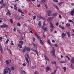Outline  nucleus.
<instances>
[{
	"label": "nucleus",
	"instance_id": "obj_1",
	"mask_svg": "<svg viewBox=\"0 0 74 74\" xmlns=\"http://www.w3.org/2000/svg\"><path fill=\"white\" fill-rule=\"evenodd\" d=\"M25 60L27 63V65L28 67H29V61L28 60L30 58L29 57V54H28L27 53H26L25 54Z\"/></svg>",
	"mask_w": 74,
	"mask_h": 74
},
{
	"label": "nucleus",
	"instance_id": "obj_2",
	"mask_svg": "<svg viewBox=\"0 0 74 74\" xmlns=\"http://www.w3.org/2000/svg\"><path fill=\"white\" fill-rule=\"evenodd\" d=\"M50 27L52 28L50 29V31L51 33H52L53 32V29H54V26H53V24L51 22L50 23Z\"/></svg>",
	"mask_w": 74,
	"mask_h": 74
},
{
	"label": "nucleus",
	"instance_id": "obj_3",
	"mask_svg": "<svg viewBox=\"0 0 74 74\" xmlns=\"http://www.w3.org/2000/svg\"><path fill=\"white\" fill-rule=\"evenodd\" d=\"M52 49L53 50H52V51L50 52V53H52V55L53 56H54L55 55V48L53 47H52Z\"/></svg>",
	"mask_w": 74,
	"mask_h": 74
},
{
	"label": "nucleus",
	"instance_id": "obj_4",
	"mask_svg": "<svg viewBox=\"0 0 74 74\" xmlns=\"http://www.w3.org/2000/svg\"><path fill=\"white\" fill-rule=\"evenodd\" d=\"M5 27L6 28H7V27H8V26L5 24L3 23V25H1L0 26V27L1 28H3V27Z\"/></svg>",
	"mask_w": 74,
	"mask_h": 74
},
{
	"label": "nucleus",
	"instance_id": "obj_5",
	"mask_svg": "<svg viewBox=\"0 0 74 74\" xmlns=\"http://www.w3.org/2000/svg\"><path fill=\"white\" fill-rule=\"evenodd\" d=\"M5 61L6 64L8 65V64L11 63V60H6Z\"/></svg>",
	"mask_w": 74,
	"mask_h": 74
},
{
	"label": "nucleus",
	"instance_id": "obj_6",
	"mask_svg": "<svg viewBox=\"0 0 74 74\" xmlns=\"http://www.w3.org/2000/svg\"><path fill=\"white\" fill-rule=\"evenodd\" d=\"M51 12H52V10H51L47 11L46 12V13L47 14L48 16H50V15H51Z\"/></svg>",
	"mask_w": 74,
	"mask_h": 74
},
{
	"label": "nucleus",
	"instance_id": "obj_7",
	"mask_svg": "<svg viewBox=\"0 0 74 74\" xmlns=\"http://www.w3.org/2000/svg\"><path fill=\"white\" fill-rule=\"evenodd\" d=\"M13 15H14V17L15 18L18 19V20H20V18H19L18 16V15L16 14H13Z\"/></svg>",
	"mask_w": 74,
	"mask_h": 74
},
{
	"label": "nucleus",
	"instance_id": "obj_8",
	"mask_svg": "<svg viewBox=\"0 0 74 74\" xmlns=\"http://www.w3.org/2000/svg\"><path fill=\"white\" fill-rule=\"evenodd\" d=\"M8 71L7 70L6 71V69H3V74H8Z\"/></svg>",
	"mask_w": 74,
	"mask_h": 74
},
{
	"label": "nucleus",
	"instance_id": "obj_9",
	"mask_svg": "<svg viewBox=\"0 0 74 74\" xmlns=\"http://www.w3.org/2000/svg\"><path fill=\"white\" fill-rule=\"evenodd\" d=\"M0 51L2 53H3V47L1 45H0Z\"/></svg>",
	"mask_w": 74,
	"mask_h": 74
},
{
	"label": "nucleus",
	"instance_id": "obj_10",
	"mask_svg": "<svg viewBox=\"0 0 74 74\" xmlns=\"http://www.w3.org/2000/svg\"><path fill=\"white\" fill-rule=\"evenodd\" d=\"M62 38H64L66 36V33H65L64 34V32H63L62 34Z\"/></svg>",
	"mask_w": 74,
	"mask_h": 74
},
{
	"label": "nucleus",
	"instance_id": "obj_11",
	"mask_svg": "<svg viewBox=\"0 0 74 74\" xmlns=\"http://www.w3.org/2000/svg\"><path fill=\"white\" fill-rule=\"evenodd\" d=\"M53 18H54V17H53V16L52 17H49L47 20L49 21H52V19H53Z\"/></svg>",
	"mask_w": 74,
	"mask_h": 74
},
{
	"label": "nucleus",
	"instance_id": "obj_12",
	"mask_svg": "<svg viewBox=\"0 0 74 74\" xmlns=\"http://www.w3.org/2000/svg\"><path fill=\"white\" fill-rule=\"evenodd\" d=\"M74 8L71 12L70 14L71 15H72V16H74Z\"/></svg>",
	"mask_w": 74,
	"mask_h": 74
},
{
	"label": "nucleus",
	"instance_id": "obj_13",
	"mask_svg": "<svg viewBox=\"0 0 74 74\" xmlns=\"http://www.w3.org/2000/svg\"><path fill=\"white\" fill-rule=\"evenodd\" d=\"M32 44L33 45V46L34 47V48H35V49H37V45H35V44L34 43V42H32Z\"/></svg>",
	"mask_w": 74,
	"mask_h": 74
},
{
	"label": "nucleus",
	"instance_id": "obj_14",
	"mask_svg": "<svg viewBox=\"0 0 74 74\" xmlns=\"http://www.w3.org/2000/svg\"><path fill=\"white\" fill-rule=\"evenodd\" d=\"M26 51L28 52H30V47H25Z\"/></svg>",
	"mask_w": 74,
	"mask_h": 74
},
{
	"label": "nucleus",
	"instance_id": "obj_15",
	"mask_svg": "<svg viewBox=\"0 0 74 74\" xmlns=\"http://www.w3.org/2000/svg\"><path fill=\"white\" fill-rule=\"evenodd\" d=\"M5 69L6 70H8L9 72H10V71H11V70L10 68H8V67H6Z\"/></svg>",
	"mask_w": 74,
	"mask_h": 74
},
{
	"label": "nucleus",
	"instance_id": "obj_16",
	"mask_svg": "<svg viewBox=\"0 0 74 74\" xmlns=\"http://www.w3.org/2000/svg\"><path fill=\"white\" fill-rule=\"evenodd\" d=\"M14 5V9L16 11L17 10V7H16V4L15 5Z\"/></svg>",
	"mask_w": 74,
	"mask_h": 74
},
{
	"label": "nucleus",
	"instance_id": "obj_17",
	"mask_svg": "<svg viewBox=\"0 0 74 74\" xmlns=\"http://www.w3.org/2000/svg\"><path fill=\"white\" fill-rule=\"evenodd\" d=\"M26 51V47H24V48H23V50L22 51L23 52H25Z\"/></svg>",
	"mask_w": 74,
	"mask_h": 74
},
{
	"label": "nucleus",
	"instance_id": "obj_18",
	"mask_svg": "<svg viewBox=\"0 0 74 74\" xmlns=\"http://www.w3.org/2000/svg\"><path fill=\"white\" fill-rule=\"evenodd\" d=\"M49 69H50V68H49V66H47L46 68V72H48L49 70Z\"/></svg>",
	"mask_w": 74,
	"mask_h": 74
},
{
	"label": "nucleus",
	"instance_id": "obj_19",
	"mask_svg": "<svg viewBox=\"0 0 74 74\" xmlns=\"http://www.w3.org/2000/svg\"><path fill=\"white\" fill-rule=\"evenodd\" d=\"M18 47H19L20 48H22V45H21L20 44H19L18 45Z\"/></svg>",
	"mask_w": 74,
	"mask_h": 74
},
{
	"label": "nucleus",
	"instance_id": "obj_20",
	"mask_svg": "<svg viewBox=\"0 0 74 74\" xmlns=\"http://www.w3.org/2000/svg\"><path fill=\"white\" fill-rule=\"evenodd\" d=\"M66 27H69V26H70V24H69V23L66 24Z\"/></svg>",
	"mask_w": 74,
	"mask_h": 74
},
{
	"label": "nucleus",
	"instance_id": "obj_21",
	"mask_svg": "<svg viewBox=\"0 0 74 74\" xmlns=\"http://www.w3.org/2000/svg\"><path fill=\"white\" fill-rule=\"evenodd\" d=\"M42 29H43L44 31H45L46 32H47L48 30L47 29V27H45V28H42Z\"/></svg>",
	"mask_w": 74,
	"mask_h": 74
},
{
	"label": "nucleus",
	"instance_id": "obj_22",
	"mask_svg": "<svg viewBox=\"0 0 74 74\" xmlns=\"http://www.w3.org/2000/svg\"><path fill=\"white\" fill-rule=\"evenodd\" d=\"M52 15L53 16H57V13H53L52 14Z\"/></svg>",
	"mask_w": 74,
	"mask_h": 74
},
{
	"label": "nucleus",
	"instance_id": "obj_23",
	"mask_svg": "<svg viewBox=\"0 0 74 74\" xmlns=\"http://www.w3.org/2000/svg\"><path fill=\"white\" fill-rule=\"evenodd\" d=\"M59 26V27H60V28H61V29H62V30H64V27L62 26L61 25H60Z\"/></svg>",
	"mask_w": 74,
	"mask_h": 74
},
{
	"label": "nucleus",
	"instance_id": "obj_24",
	"mask_svg": "<svg viewBox=\"0 0 74 74\" xmlns=\"http://www.w3.org/2000/svg\"><path fill=\"white\" fill-rule=\"evenodd\" d=\"M40 42L41 45H43L44 43H43V42H42V40L40 39Z\"/></svg>",
	"mask_w": 74,
	"mask_h": 74
},
{
	"label": "nucleus",
	"instance_id": "obj_25",
	"mask_svg": "<svg viewBox=\"0 0 74 74\" xmlns=\"http://www.w3.org/2000/svg\"><path fill=\"white\" fill-rule=\"evenodd\" d=\"M15 69V67L14 66H12V67H11L10 68V70H14Z\"/></svg>",
	"mask_w": 74,
	"mask_h": 74
},
{
	"label": "nucleus",
	"instance_id": "obj_26",
	"mask_svg": "<svg viewBox=\"0 0 74 74\" xmlns=\"http://www.w3.org/2000/svg\"><path fill=\"white\" fill-rule=\"evenodd\" d=\"M8 14L9 15H11V13H10V12L8 10V12H7L6 14V15H8Z\"/></svg>",
	"mask_w": 74,
	"mask_h": 74
},
{
	"label": "nucleus",
	"instance_id": "obj_27",
	"mask_svg": "<svg viewBox=\"0 0 74 74\" xmlns=\"http://www.w3.org/2000/svg\"><path fill=\"white\" fill-rule=\"evenodd\" d=\"M67 34H68V37H70V36H71V35H70V32H67Z\"/></svg>",
	"mask_w": 74,
	"mask_h": 74
},
{
	"label": "nucleus",
	"instance_id": "obj_28",
	"mask_svg": "<svg viewBox=\"0 0 74 74\" xmlns=\"http://www.w3.org/2000/svg\"><path fill=\"white\" fill-rule=\"evenodd\" d=\"M1 5H2V6H1V8H3V7H5V3H2L1 4Z\"/></svg>",
	"mask_w": 74,
	"mask_h": 74
},
{
	"label": "nucleus",
	"instance_id": "obj_29",
	"mask_svg": "<svg viewBox=\"0 0 74 74\" xmlns=\"http://www.w3.org/2000/svg\"><path fill=\"white\" fill-rule=\"evenodd\" d=\"M54 7H55L56 8V9L57 10H58H58H59V7H58V6H57V5H55Z\"/></svg>",
	"mask_w": 74,
	"mask_h": 74
},
{
	"label": "nucleus",
	"instance_id": "obj_30",
	"mask_svg": "<svg viewBox=\"0 0 74 74\" xmlns=\"http://www.w3.org/2000/svg\"><path fill=\"white\" fill-rule=\"evenodd\" d=\"M18 12H21V13L23 14H24V13L22 12V11L20 9H18Z\"/></svg>",
	"mask_w": 74,
	"mask_h": 74
},
{
	"label": "nucleus",
	"instance_id": "obj_31",
	"mask_svg": "<svg viewBox=\"0 0 74 74\" xmlns=\"http://www.w3.org/2000/svg\"><path fill=\"white\" fill-rule=\"evenodd\" d=\"M63 3H63V2H60L59 3L58 5H60V6H61L62 4H63Z\"/></svg>",
	"mask_w": 74,
	"mask_h": 74
},
{
	"label": "nucleus",
	"instance_id": "obj_32",
	"mask_svg": "<svg viewBox=\"0 0 74 74\" xmlns=\"http://www.w3.org/2000/svg\"><path fill=\"white\" fill-rule=\"evenodd\" d=\"M71 63H72L74 64V58H72L71 61Z\"/></svg>",
	"mask_w": 74,
	"mask_h": 74
},
{
	"label": "nucleus",
	"instance_id": "obj_33",
	"mask_svg": "<svg viewBox=\"0 0 74 74\" xmlns=\"http://www.w3.org/2000/svg\"><path fill=\"white\" fill-rule=\"evenodd\" d=\"M47 42L48 43L49 45H50L51 44V41H50V40L49 39H48V40Z\"/></svg>",
	"mask_w": 74,
	"mask_h": 74
},
{
	"label": "nucleus",
	"instance_id": "obj_34",
	"mask_svg": "<svg viewBox=\"0 0 74 74\" xmlns=\"http://www.w3.org/2000/svg\"><path fill=\"white\" fill-rule=\"evenodd\" d=\"M19 43H20V44H21L22 45H23V42L21 40H20L19 41Z\"/></svg>",
	"mask_w": 74,
	"mask_h": 74
},
{
	"label": "nucleus",
	"instance_id": "obj_35",
	"mask_svg": "<svg viewBox=\"0 0 74 74\" xmlns=\"http://www.w3.org/2000/svg\"><path fill=\"white\" fill-rule=\"evenodd\" d=\"M17 25L18 26H19V27H20V26H21V23H20L19 22L17 23Z\"/></svg>",
	"mask_w": 74,
	"mask_h": 74
},
{
	"label": "nucleus",
	"instance_id": "obj_36",
	"mask_svg": "<svg viewBox=\"0 0 74 74\" xmlns=\"http://www.w3.org/2000/svg\"><path fill=\"white\" fill-rule=\"evenodd\" d=\"M36 16L35 15L33 16L32 19H33V20H34V19H36Z\"/></svg>",
	"mask_w": 74,
	"mask_h": 74
},
{
	"label": "nucleus",
	"instance_id": "obj_37",
	"mask_svg": "<svg viewBox=\"0 0 74 74\" xmlns=\"http://www.w3.org/2000/svg\"><path fill=\"white\" fill-rule=\"evenodd\" d=\"M3 3H4V1H3V0H1V1H0V4H2Z\"/></svg>",
	"mask_w": 74,
	"mask_h": 74
},
{
	"label": "nucleus",
	"instance_id": "obj_38",
	"mask_svg": "<svg viewBox=\"0 0 74 74\" xmlns=\"http://www.w3.org/2000/svg\"><path fill=\"white\" fill-rule=\"evenodd\" d=\"M37 37V38L38 39V40L40 39V38H40V37L39 36H38V35H37V37Z\"/></svg>",
	"mask_w": 74,
	"mask_h": 74
},
{
	"label": "nucleus",
	"instance_id": "obj_39",
	"mask_svg": "<svg viewBox=\"0 0 74 74\" xmlns=\"http://www.w3.org/2000/svg\"><path fill=\"white\" fill-rule=\"evenodd\" d=\"M63 69H64V72H66V67H64L63 68Z\"/></svg>",
	"mask_w": 74,
	"mask_h": 74
},
{
	"label": "nucleus",
	"instance_id": "obj_40",
	"mask_svg": "<svg viewBox=\"0 0 74 74\" xmlns=\"http://www.w3.org/2000/svg\"><path fill=\"white\" fill-rule=\"evenodd\" d=\"M37 17L38 18H39L40 19H41L42 17L41 16H40L39 15H37Z\"/></svg>",
	"mask_w": 74,
	"mask_h": 74
},
{
	"label": "nucleus",
	"instance_id": "obj_41",
	"mask_svg": "<svg viewBox=\"0 0 74 74\" xmlns=\"http://www.w3.org/2000/svg\"><path fill=\"white\" fill-rule=\"evenodd\" d=\"M38 25L39 26H41V21H39L38 23Z\"/></svg>",
	"mask_w": 74,
	"mask_h": 74
},
{
	"label": "nucleus",
	"instance_id": "obj_42",
	"mask_svg": "<svg viewBox=\"0 0 74 74\" xmlns=\"http://www.w3.org/2000/svg\"><path fill=\"white\" fill-rule=\"evenodd\" d=\"M9 41V39H7L6 40V44H8V42Z\"/></svg>",
	"mask_w": 74,
	"mask_h": 74
},
{
	"label": "nucleus",
	"instance_id": "obj_43",
	"mask_svg": "<svg viewBox=\"0 0 74 74\" xmlns=\"http://www.w3.org/2000/svg\"><path fill=\"white\" fill-rule=\"evenodd\" d=\"M11 44L12 45H14V42L13 41L11 40Z\"/></svg>",
	"mask_w": 74,
	"mask_h": 74
},
{
	"label": "nucleus",
	"instance_id": "obj_44",
	"mask_svg": "<svg viewBox=\"0 0 74 74\" xmlns=\"http://www.w3.org/2000/svg\"><path fill=\"white\" fill-rule=\"evenodd\" d=\"M35 51L36 52V53L37 56H38V52H37V50H35Z\"/></svg>",
	"mask_w": 74,
	"mask_h": 74
},
{
	"label": "nucleus",
	"instance_id": "obj_45",
	"mask_svg": "<svg viewBox=\"0 0 74 74\" xmlns=\"http://www.w3.org/2000/svg\"><path fill=\"white\" fill-rule=\"evenodd\" d=\"M10 21L11 23H13V20H12V19H10Z\"/></svg>",
	"mask_w": 74,
	"mask_h": 74
},
{
	"label": "nucleus",
	"instance_id": "obj_46",
	"mask_svg": "<svg viewBox=\"0 0 74 74\" xmlns=\"http://www.w3.org/2000/svg\"><path fill=\"white\" fill-rule=\"evenodd\" d=\"M20 38L21 40H23V38L22 36L20 37Z\"/></svg>",
	"mask_w": 74,
	"mask_h": 74
},
{
	"label": "nucleus",
	"instance_id": "obj_47",
	"mask_svg": "<svg viewBox=\"0 0 74 74\" xmlns=\"http://www.w3.org/2000/svg\"><path fill=\"white\" fill-rule=\"evenodd\" d=\"M45 58L46 59V60L47 61H49V59H48V58H47V57H45Z\"/></svg>",
	"mask_w": 74,
	"mask_h": 74
},
{
	"label": "nucleus",
	"instance_id": "obj_48",
	"mask_svg": "<svg viewBox=\"0 0 74 74\" xmlns=\"http://www.w3.org/2000/svg\"><path fill=\"white\" fill-rule=\"evenodd\" d=\"M32 40H33V41H36V38L34 37H33L32 38Z\"/></svg>",
	"mask_w": 74,
	"mask_h": 74
},
{
	"label": "nucleus",
	"instance_id": "obj_49",
	"mask_svg": "<svg viewBox=\"0 0 74 74\" xmlns=\"http://www.w3.org/2000/svg\"><path fill=\"white\" fill-rule=\"evenodd\" d=\"M53 1H54V2H56V3H58V0H53Z\"/></svg>",
	"mask_w": 74,
	"mask_h": 74
},
{
	"label": "nucleus",
	"instance_id": "obj_50",
	"mask_svg": "<svg viewBox=\"0 0 74 74\" xmlns=\"http://www.w3.org/2000/svg\"><path fill=\"white\" fill-rule=\"evenodd\" d=\"M41 19H42L44 20V21H45V18L44 17H42Z\"/></svg>",
	"mask_w": 74,
	"mask_h": 74
},
{
	"label": "nucleus",
	"instance_id": "obj_51",
	"mask_svg": "<svg viewBox=\"0 0 74 74\" xmlns=\"http://www.w3.org/2000/svg\"><path fill=\"white\" fill-rule=\"evenodd\" d=\"M36 66H32V68L33 69H36Z\"/></svg>",
	"mask_w": 74,
	"mask_h": 74
},
{
	"label": "nucleus",
	"instance_id": "obj_52",
	"mask_svg": "<svg viewBox=\"0 0 74 74\" xmlns=\"http://www.w3.org/2000/svg\"><path fill=\"white\" fill-rule=\"evenodd\" d=\"M22 65L24 67H25V66H26V64L25 63H23L22 64Z\"/></svg>",
	"mask_w": 74,
	"mask_h": 74
},
{
	"label": "nucleus",
	"instance_id": "obj_53",
	"mask_svg": "<svg viewBox=\"0 0 74 74\" xmlns=\"http://www.w3.org/2000/svg\"><path fill=\"white\" fill-rule=\"evenodd\" d=\"M54 46H55V47H58V45L57 44H55L54 45Z\"/></svg>",
	"mask_w": 74,
	"mask_h": 74
},
{
	"label": "nucleus",
	"instance_id": "obj_54",
	"mask_svg": "<svg viewBox=\"0 0 74 74\" xmlns=\"http://www.w3.org/2000/svg\"><path fill=\"white\" fill-rule=\"evenodd\" d=\"M59 23L58 22H57L56 24V26H58V25H59Z\"/></svg>",
	"mask_w": 74,
	"mask_h": 74
},
{
	"label": "nucleus",
	"instance_id": "obj_55",
	"mask_svg": "<svg viewBox=\"0 0 74 74\" xmlns=\"http://www.w3.org/2000/svg\"><path fill=\"white\" fill-rule=\"evenodd\" d=\"M58 16L59 18H60V19H62V16L60 15H59Z\"/></svg>",
	"mask_w": 74,
	"mask_h": 74
},
{
	"label": "nucleus",
	"instance_id": "obj_56",
	"mask_svg": "<svg viewBox=\"0 0 74 74\" xmlns=\"http://www.w3.org/2000/svg\"><path fill=\"white\" fill-rule=\"evenodd\" d=\"M53 64H55V66H56V62H54L53 63Z\"/></svg>",
	"mask_w": 74,
	"mask_h": 74
},
{
	"label": "nucleus",
	"instance_id": "obj_57",
	"mask_svg": "<svg viewBox=\"0 0 74 74\" xmlns=\"http://www.w3.org/2000/svg\"><path fill=\"white\" fill-rule=\"evenodd\" d=\"M38 73V72L37 71H36L34 73V74H37V73Z\"/></svg>",
	"mask_w": 74,
	"mask_h": 74
},
{
	"label": "nucleus",
	"instance_id": "obj_58",
	"mask_svg": "<svg viewBox=\"0 0 74 74\" xmlns=\"http://www.w3.org/2000/svg\"><path fill=\"white\" fill-rule=\"evenodd\" d=\"M19 18L20 19H23V17L21 16H20L19 17Z\"/></svg>",
	"mask_w": 74,
	"mask_h": 74
},
{
	"label": "nucleus",
	"instance_id": "obj_59",
	"mask_svg": "<svg viewBox=\"0 0 74 74\" xmlns=\"http://www.w3.org/2000/svg\"><path fill=\"white\" fill-rule=\"evenodd\" d=\"M45 5L46 7V9H47V8H48V6H47V5L45 4Z\"/></svg>",
	"mask_w": 74,
	"mask_h": 74
},
{
	"label": "nucleus",
	"instance_id": "obj_60",
	"mask_svg": "<svg viewBox=\"0 0 74 74\" xmlns=\"http://www.w3.org/2000/svg\"><path fill=\"white\" fill-rule=\"evenodd\" d=\"M69 22H73V21L72 20H69Z\"/></svg>",
	"mask_w": 74,
	"mask_h": 74
},
{
	"label": "nucleus",
	"instance_id": "obj_61",
	"mask_svg": "<svg viewBox=\"0 0 74 74\" xmlns=\"http://www.w3.org/2000/svg\"><path fill=\"white\" fill-rule=\"evenodd\" d=\"M14 32H15V31H16V28H15V27H14V29H13Z\"/></svg>",
	"mask_w": 74,
	"mask_h": 74
},
{
	"label": "nucleus",
	"instance_id": "obj_62",
	"mask_svg": "<svg viewBox=\"0 0 74 74\" xmlns=\"http://www.w3.org/2000/svg\"><path fill=\"white\" fill-rule=\"evenodd\" d=\"M28 29L29 30H31V28L30 27H28Z\"/></svg>",
	"mask_w": 74,
	"mask_h": 74
},
{
	"label": "nucleus",
	"instance_id": "obj_63",
	"mask_svg": "<svg viewBox=\"0 0 74 74\" xmlns=\"http://www.w3.org/2000/svg\"><path fill=\"white\" fill-rule=\"evenodd\" d=\"M71 68H72V69H73V64H71Z\"/></svg>",
	"mask_w": 74,
	"mask_h": 74
},
{
	"label": "nucleus",
	"instance_id": "obj_64",
	"mask_svg": "<svg viewBox=\"0 0 74 74\" xmlns=\"http://www.w3.org/2000/svg\"><path fill=\"white\" fill-rule=\"evenodd\" d=\"M71 5H74V3H71Z\"/></svg>",
	"mask_w": 74,
	"mask_h": 74
}]
</instances>
